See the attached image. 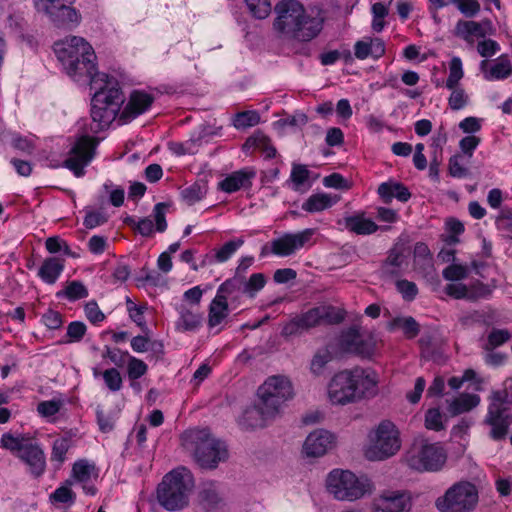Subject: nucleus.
Here are the masks:
<instances>
[{
	"instance_id": "f257e3e1",
	"label": "nucleus",
	"mask_w": 512,
	"mask_h": 512,
	"mask_svg": "<svg viewBox=\"0 0 512 512\" xmlns=\"http://www.w3.org/2000/svg\"><path fill=\"white\" fill-rule=\"evenodd\" d=\"M54 51L66 73L77 82L89 83L96 88L99 81H104L107 74L99 73L96 54L92 46L82 37L72 36L56 43Z\"/></svg>"
},
{
	"instance_id": "f03ea898",
	"label": "nucleus",
	"mask_w": 512,
	"mask_h": 512,
	"mask_svg": "<svg viewBox=\"0 0 512 512\" xmlns=\"http://www.w3.org/2000/svg\"><path fill=\"white\" fill-rule=\"evenodd\" d=\"M377 375L371 368L354 367L336 373L328 385L333 404L353 403L376 393Z\"/></svg>"
},
{
	"instance_id": "7ed1b4c3",
	"label": "nucleus",
	"mask_w": 512,
	"mask_h": 512,
	"mask_svg": "<svg viewBox=\"0 0 512 512\" xmlns=\"http://www.w3.org/2000/svg\"><path fill=\"white\" fill-rule=\"evenodd\" d=\"M91 89L95 90L91 100V131L98 133L109 128L113 121L118 122L125 99L119 84L108 76Z\"/></svg>"
},
{
	"instance_id": "20e7f679",
	"label": "nucleus",
	"mask_w": 512,
	"mask_h": 512,
	"mask_svg": "<svg viewBox=\"0 0 512 512\" xmlns=\"http://www.w3.org/2000/svg\"><path fill=\"white\" fill-rule=\"evenodd\" d=\"M194 488V477L190 470L178 467L167 473L157 488V499L169 511L182 510L189 504Z\"/></svg>"
},
{
	"instance_id": "39448f33",
	"label": "nucleus",
	"mask_w": 512,
	"mask_h": 512,
	"mask_svg": "<svg viewBox=\"0 0 512 512\" xmlns=\"http://www.w3.org/2000/svg\"><path fill=\"white\" fill-rule=\"evenodd\" d=\"M185 438L193 446L196 463L203 469H215L228 459L226 443L214 437L207 428L191 429L185 433Z\"/></svg>"
},
{
	"instance_id": "423d86ee",
	"label": "nucleus",
	"mask_w": 512,
	"mask_h": 512,
	"mask_svg": "<svg viewBox=\"0 0 512 512\" xmlns=\"http://www.w3.org/2000/svg\"><path fill=\"white\" fill-rule=\"evenodd\" d=\"M0 444L2 448L10 451L24 462L33 477L38 478L43 475L46 469L44 451L29 434L6 432L2 434Z\"/></svg>"
},
{
	"instance_id": "0eeeda50",
	"label": "nucleus",
	"mask_w": 512,
	"mask_h": 512,
	"mask_svg": "<svg viewBox=\"0 0 512 512\" xmlns=\"http://www.w3.org/2000/svg\"><path fill=\"white\" fill-rule=\"evenodd\" d=\"M257 397L258 401L266 408V414L276 417L285 403L293 399V385L285 376H270L259 386Z\"/></svg>"
},
{
	"instance_id": "6e6552de",
	"label": "nucleus",
	"mask_w": 512,
	"mask_h": 512,
	"mask_svg": "<svg viewBox=\"0 0 512 512\" xmlns=\"http://www.w3.org/2000/svg\"><path fill=\"white\" fill-rule=\"evenodd\" d=\"M479 500V492L473 483L459 481L438 497L435 506L439 512H471Z\"/></svg>"
},
{
	"instance_id": "1a4fd4ad",
	"label": "nucleus",
	"mask_w": 512,
	"mask_h": 512,
	"mask_svg": "<svg viewBox=\"0 0 512 512\" xmlns=\"http://www.w3.org/2000/svg\"><path fill=\"white\" fill-rule=\"evenodd\" d=\"M326 487L337 500L354 501L368 492L370 484L348 470L334 469L327 476Z\"/></svg>"
},
{
	"instance_id": "9d476101",
	"label": "nucleus",
	"mask_w": 512,
	"mask_h": 512,
	"mask_svg": "<svg viewBox=\"0 0 512 512\" xmlns=\"http://www.w3.org/2000/svg\"><path fill=\"white\" fill-rule=\"evenodd\" d=\"M447 461L444 448L438 443L413 447L407 454L408 466L419 472L440 471Z\"/></svg>"
},
{
	"instance_id": "9b49d317",
	"label": "nucleus",
	"mask_w": 512,
	"mask_h": 512,
	"mask_svg": "<svg viewBox=\"0 0 512 512\" xmlns=\"http://www.w3.org/2000/svg\"><path fill=\"white\" fill-rule=\"evenodd\" d=\"M401 446L399 432L390 421L381 422L376 431L373 444L367 450L369 460H384L393 456Z\"/></svg>"
},
{
	"instance_id": "f8f14e48",
	"label": "nucleus",
	"mask_w": 512,
	"mask_h": 512,
	"mask_svg": "<svg viewBox=\"0 0 512 512\" xmlns=\"http://www.w3.org/2000/svg\"><path fill=\"white\" fill-rule=\"evenodd\" d=\"M75 0H33L38 12L44 13L58 27L77 25L80 15L72 7Z\"/></svg>"
},
{
	"instance_id": "ddd939ff",
	"label": "nucleus",
	"mask_w": 512,
	"mask_h": 512,
	"mask_svg": "<svg viewBox=\"0 0 512 512\" xmlns=\"http://www.w3.org/2000/svg\"><path fill=\"white\" fill-rule=\"evenodd\" d=\"M96 146L97 142L91 136L78 137L68 152L64 167L72 171L76 177H82L85 174L84 168L94 158Z\"/></svg>"
},
{
	"instance_id": "4468645a",
	"label": "nucleus",
	"mask_w": 512,
	"mask_h": 512,
	"mask_svg": "<svg viewBox=\"0 0 512 512\" xmlns=\"http://www.w3.org/2000/svg\"><path fill=\"white\" fill-rule=\"evenodd\" d=\"M304 8V5L298 0H280L275 5L273 30L279 38L286 40Z\"/></svg>"
},
{
	"instance_id": "2eb2a0df",
	"label": "nucleus",
	"mask_w": 512,
	"mask_h": 512,
	"mask_svg": "<svg viewBox=\"0 0 512 512\" xmlns=\"http://www.w3.org/2000/svg\"><path fill=\"white\" fill-rule=\"evenodd\" d=\"M324 24V17L318 11L314 14L306 8L302 11V15L296 21V25L291 29L286 40L296 43H308L321 33Z\"/></svg>"
},
{
	"instance_id": "dca6fc26",
	"label": "nucleus",
	"mask_w": 512,
	"mask_h": 512,
	"mask_svg": "<svg viewBox=\"0 0 512 512\" xmlns=\"http://www.w3.org/2000/svg\"><path fill=\"white\" fill-rule=\"evenodd\" d=\"M482 425L489 428L488 437L495 441L501 442L506 440L510 426L512 425V415L508 409H500L495 405H488L487 414L485 415Z\"/></svg>"
},
{
	"instance_id": "f3484780",
	"label": "nucleus",
	"mask_w": 512,
	"mask_h": 512,
	"mask_svg": "<svg viewBox=\"0 0 512 512\" xmlns=\"http://www.w3.org/2000/svg\"><path fill=\"white\" fill-rule=\"evenodd\" d=\"M314 234L315 230L312 228H307L297 233H285L271 241V252L280 257L290 256L303 248Z\"/></svg>"
},
{
	"instance_id": "a211bd4d",
	"label": "nucleus",
	"mask_w": 512,
	"mask_h": 512,
	"mask_svg": "<svg viewBox=\"0 0 512 512\" xmlns=\"http://www.w3.org/2000/svg\"><path fill=\"white\" fill-rule=\"evenodd\" d=\"M339 346L344 352L369 358L374 353L375 342L370 335L361 334L357 329L350 328L341 334Z\"/></svg>"
},
{
	"instance_id": "6ab92c4d",
	"label": "nucleus",
	"mask_w": 512,
	"mask_h": 512,
	"mask_svg": "<svg viewBox=\"0 0 512 512\" xmlns=\"http://www.w3.org/2000/svg\"><path fill=\"white\" fill-rule=\"evenodd\" d=\"M154 96L143 90H133L118 118V125H125L147 112L154 103Z\"/></svg>"
},
{
	"instance_id": "aec40b11",
	"label": "nucleus",
	"mask_w": 512,
	"mask_h": 512,
	"mask_svg": "<svg viewBox=\"0 0 512 512\" xmlns=\"http://www.w3.org/2000/svg\"><path fill=\"white\" fill-rule=\"evenodd\" d=\"M410 497L401 491L383 493L373 501L372 512H409Z\"/></svg>"
},
{
	"instance_id": "412c9836",
	"label": "nucleus",
	"mask_w": 512,
	"mask_h": 512,
	"mask_svg": "<svg viewBox=\"0 0 512 512\" xmlns=\"http://www.w3.org/2000/svg\"><path fill=\"white\" fill-rule=\"evenodd\" d=\"M333 442L334 436L332 433L324 429H318L307 436L303 444V452L308 457H320L326 454L332 447Z\"/></svg>"
},
{
	"instance_id": "4be33fe9",
	"label": "nucleus",
	"mask_w": 512,
	"mask_h": 512,
	"mask_svg": "<svg viewBox=\"0 0 512 512\" xmlns=\"http://www.w3.org/2000/svg\"><path fill=\"white\" fill-rule=\"evenodd\" d=\"M275 417L266 414V408L258 401L257 404L248 407L238 420L241 429L251 431L259 428H264L269 420Z\"/></svg>"
},
{
	"instance_id": "5701e85b",
	"label": "nucleus",
	"mask_w": 512,
	"mask_h": 512,
	"mask_svg": "<svg viewBox=\"0 0 512 512\" xmlns=\"http://www.w3.org/2000/svg\"><path fill=\"white\" fill-rule=\"evenodd\" d=\"M256 173L253 170L242 169L235 171L218 183V189L226 193H234L241 188H249Z\"/></svg>"
},
{
	"instance_id": "b1692460",
	"label": "nucleus",
	"mask_w": 512,
	"mask_h": 512,
	"mask_svg": "<svg viewBox=\"0 0 512 512\" xmlns=\"http://www.w3.org/2000/svg\"><path fill=\"white\" fill-rule=\"evenodd\" d=\"M199 505L207 512H214L224 507V498L219 487L208 482L203 485L198 494Z\"/></svg>"
},
{
	"instance_id": "393cba45",
	"label": "nucleus",
	"mask_w": 512,
	"mask_h": 512,
	"mask_svg": "<svg viewBox=\"0 0 512 512\" xmlns=\"http://www.w3.org/2000/svg\"><path fill=\"white\" fill-rule=\"evenodd\" d=\"M216 295L224 298V302L228 303L233 308L240 302L243 295V276H234L223 282L217 289Z\"/></svg>"
},
{
	"instance_id": "a878e982",
	"label": "nucleus",
	"mask_w": 512,
	"mask_h": 512,
	"mask_svg": "<svg viewBox=\"0 0 512 512\" xmlns=\"http://www.w3.org/2000/svg\"><path fill=\"white\" fill-rule=\"evenodd\" d=\"M377 191L385 204H390L393 198L402 203H406L411 198L409 189L404 184L393 180L381 183Z\"/></svg>"
},
{
	"instance_id": "bb28decb",
	"label": "nucleus",
	"mask_w": 512,
	"mask_h": 512,
	"mask_svg": "<svg viewBox=\"0 0 512 512\" xmlns=\"http://www.w3.org/2000/svg\"><path fill=\"white\" fill-rule=\"evenodd\" d=\"M354 54L359 60H364L369 56L379 59L385 54V44L380 38L359 40L354 45Z\"/></svg>"
},
{
	"instance_id": "cd10ccee",
	"label": "nucleus",
	"mask_w": 512,
	"mask_h": 512,
	"mask_svg": "<svg viewBox=\"0 0 512 512\" xmlns=\"http://www.w3.org/2000/svg\"><path fill=\"white\" fill-rule=\"evenodd\" d=\"M313 327H315L314 322L310 310H308L285 323L281 330V335L285 338L298 336Z\"/></svg>"
},
{
	"instance_id": "c85d7f7f",
	"label": "nucleus",
	"mask_w": 512,
	"mask_h": 512,
	"mask_svg": "<svg viewBox=\"0 0 512 512\" xmlns=\"http://www.w3.org/2000/svg\"><path fill=\"white\" fill-rule=\"evenodd\" d=\"M414 268L424 276H430L434 272L432 254L423 242H417L414 246Z\"/></svg>"
},
{
	"instance_id": "c756f323",
	"label": "nucleus",
	"mask_w": 512,
	"mask_h": 512,
	"mask_svg": "<svg viewBox=\"0 0 512 512\" xmlns=\"http://www.w3.org/2000/svg\"><path fill=\"white\" fill-rule=\"evenodd\" d=\"M309 310L315 327L323 323L338 324L344 320L343 312L331 305H322Z\"/></svg>"
},
{
	"instance_id": "7c9ffc66",
	"label": "nucleus",
	"mask_w": 512,
	"mask_h": 512,
	"mask_svg": "<svg viewBox=\"0 0 512 512\" xmlns=\"http://www.w3.org/2000/svg\"><path fill=\"white\" fill-rule=\"evenodd\" d=\"M345 228L357 235H370L378 230V225L364 214H356L344 218Z\"/></svg>"
},
{
	"instance_id": "2f4dec72",
	"label": "nucleus",
	"mask_w": 512,
	"mask_h": 512,
	"mask_svg": "<svg viewBox=\"0 0 512 512\" xmlns=\"http://www.w3.org/2000/svg\"><path fill=\"white\" fill-rule=\"evenodd\" d=\"M179 318L176 321V329L180 331H196L202 325V315L188 308L185 305H181L178 308Z\"/></svg>"
},
{
	"instance_id": "473e14b6",
	"label": "nucleus",
	"mask_w": 512,
	"mask_h": 512,
	"mask_svg": "<svg viewBox=\"0 0 512 512\" xmlns=\"http://www.w3.org/2000/svg\"><path fill=\"white\" fill-rule=\"evenodd\" d=\"M339 201L338 196H332L326 193L312 194L305 202H303L301 208L309 213L322 212L326 209L331 208Z\"/></svg>"
},
{
	"instance_id": "72a5a7b5",
	"label": "nucleus",
	"mask_w": 512,
	"mask_h": 512,
	"mask_svg": "<svg viewBox=\"0 0 512 512\" xmlns=\"http://www.w3.org/2000/svg\"><path fill=\"white\" fill-rule=\"evenodd\" d=\"M64 270V260L57 257L46 258L39 268L38 276L47 284H54Z\"/></svg>"
},
{
	"instance_id": "f704fd0d",
	"label": "nucleus",
	"mask_w": 512,
	"mask_h": 512,
	"mask_svg": "<svg viewBox=\"0 0 512 512\" xmlns=\"http://www.w3.org/2000/svg\"><path fill=\"white\" fill-rule=\"evenodd\" d=\"M229 315V304L224 302V298L216 295L211 301L208 313V326L216 327Z\"/></svg>"
},
{
	"instance_id": "c9c22d12",
	"label": "nucleus",
	"mask_w": 512,
	"mask_h": 512,
	"mask_svg": "<svg viewBox=\"0 0 512 512\" xmlns=\"http://www.w3.org/2000/svg\"><path fill=\"white\" fill-rule=\"evenodd\" d=\"M404 255L400 249L393 248L389 251L386 260L381 266V273L385 277H396L401 274Z\"/></svg>"
},
{
	"instance_id": "e433bc0d",
	"label": "nucleus",
	"mask_w": 512,
	"mask_h": 512,
	"mask_svg": "<svg viewBox=\"0 0 512 512\" xmlns=\"http://www.w3.org/2000/svg\"><path fill=\"white\" fill-rule=\"evenodd\" d=\"M479 403L480 397L477 394H461L451 401L448 411L452 416H457L472 410L477 407Z\"/></svg>"
},
{
	"instance_id": "4c0bfd02",
	"label": "nucleus",
	"mask_w": 512,
	"mask_h": 512,
	"mask_svg": "<svg viewBox=\"0 0 512 512\" xmlns=\"http://www.w3.org/2000/svg\"><path fill=\"white\" fill-rule=\"evenodd\" d=\"M257 148L265 153L266 158H274L276 156V149L271 145L270 139L262 132H256L243 144V150Z\"/></svg>"
},
{
	"instance_id": "58836bf2",
	"label": "nucleus",
	"mask_w": 512,
	"mask_h": 512,
	"mask_svg": "<svg viewBox=\"0 0 512 512\" xmlns=\"http://www.w3.org/2000/svg\"><path fill=\"white\" fill-rule=\"evenodd\" d=\"M512 75V65L507 55H501L485 74L487 80H502Z\"/></svg>"
},
{
	"instance_id": "ea45409f",
	"label": "nucleus",
	"mask_w": 512,
	"mask_h": 512,
	"mask_svg": "<svg viewBox=\"0 0 512 512\" xmlns=\"http://www.w3.org/2000/svg\"><path fill=\"white\" fill-rule=\"evenodd\" d=\"M391 329H401L408 339L415 338L420 332L418 322L411 316L396 317L390 323Z\"/></svg>"
},
{
	"instance_id": "a19ab883",
	"label": "nucleus",
	"mask_w": 512,
	"mask_h": 512,
	"mask_svg": "<svg viewBox=\"0 0 512 512\" xmlns=\"http://www.w3.org/2000/svg\"><path fill=\"white\" fill-rule=\"evenodd\" d=\"M455 35L470 41L473 35L485 37V32L478 22L459 20L455 26Z\"/></svg>"
},
{
	"instance_id": "79ce46f5",
	"label": "nucleus",
	"mask_w": 512,
	"mask_h": 512,
	"mask_svg": "<svg viewBox=\"0 0 512 512\" xmlns=\"http://www.w3.org/2000/svg\"><path fill=\"white\" fill-rule=\"evenodd\" d=\"M58 297H65L70 301H76L88 296L85 285L78 280L68 282L65 289L57 293Z\"/></svg>"
},
{
	"instance_id": "37998d69",
	"label": "nucleus",
	"mask_w": 512,
	"mask_h": 512,
	"mask_svg": "<svg viewBox=\"0 0 512 512\" xmlns=\"http://www.w3.org/2000/svg\"><path fill=\"white\" fill-rule=\"evenodd\" d=\"M207 193L206 186L198 182L181 191L182 200L188 205H194L204 198Z\"/></svg>"
},
{
	"instance_id": "c03bdc74",
	"label": "nucleus",
	"mask_w": 512,
	"mask_h": 512,
	"mask_svg": "<svg viewBox=\"0 0 512 512\" xmlns=\"http://www.w3.org/2000/svg\"><path fill=\"white\" fill-rule=\"evenodd\" d=\"M265 284L266 277L263 273H254L248 280L243 277V291L250 298H254L264 288Z\"/></svg>"
},
{
	"instance_id": "a18cd8bd",
	"label": "nucleus",
	"mask_w": 512,
	"mask_h": 512,
	"mask_svg": "<svg viewBox=\"0 0 512 512\" xmlns=\"http://www.w3.org/2000/svg\"><path fill=\"white\" fill-rule=\"evenodd\" d=\"M511 338V333L508 329L493 328L487 337V343L484 349L492 351L493 349L505 344Z\"/></svg>"
},
{
	"instance_id": "49530a36",
	"label": "nucleus",
	"mask_w": 512,
	"mask_h": 512,
	"mask_svg": "<svg viewBox=\"0 0 512 512\" xmlns=\"http://www.w3.org/2000/svg\"><path fill=\"white\" fill-rule=\"evenodd\" d=\"M463 76L462 60L457 56L452 57L449 62V76L445 83L446 88H455V86L459 85Z\"/></svg>"
},
{
	"instance_id": "de8ad7c7",
	"label": "nucleus",
	"mask_w": 512,
	"mask_h": 512,
	"mask_svg": "<svg viewBox=\"0 0 512 512\" xmlns=\"http://www.w3.org/2000/svg\"><path fill=\"white\" fill-rule=\"evenodd\" d=\"M332 360V354L328 349H321L315 353L311 360L310 370L314 375H321L325 366Z\"/></svg>"
},
{
	"instance_id": "09e8293b",
	"label": "nucleus",
	"mask_w": 512,
	"mask_h": 512,
	"mask_svg": "<svg viewBox=\"0 0 512 512\" xmlns=\"http://www.w3.org/2000/svg\"><path fill=\"white\" fill-rule=\"evenodd\" d=\"M252 15L257 19H265L271 13L270 0H245Z\"/></svg>"
},
{
	"instance_id": "8fccbe9b",
	"label": "nucleus",
	"mask_w": 512,
	"mask_h": 512,
	"mask_svg": "<svg viewBox=\"0 0 512 512\" xmlns=\"http://www.w3.org/2000/svg\"><path fill=\"white\" fill-rule=\"evenodd\" d=\"M260 116L256 111H244L235 115L233 125L237 129H245L259 123Z\"/></svg>"
},
{
	"instance_id": "3c124183",
	"label": "nucleus",
	"mask_w": 512,
	"mask_h": 512,
	"mask_svg": "<svg viewBox=\"0 0 512 512\" xmlns=\"http://www.w3.org/2000/svg\"><path fill=\"white\" fill-rule=\"evenodd\" d=\"M147 364L134 356H128L127 375L131 381H135L147 373Z\"/></svg>"
},
{
	"instance_id": "603ef678",
	"label": "nucleus",
	"mask_w": 512,
	"mask_h": 512,
	"mask_svg": "<svg viewBox=\"0 0 512 512\" xmlns=\"http://www.w3.org/2000/svg\"><path fill=\"white\" fill-rule=\"evenodd\" d=\"M448 89L452 91L448 98L449 107L455 111L464 108L468 103V95L465 90L459 85L455 86V88Z\"/></svg>"
},
{
	"instance_id": "864d4df0",
	"label": "nucleus",
	"mask_w": 512,
	"mask_h": 512,
	"mask_svg": "<svg viewBox=\"0 0 512 512\" xmlns=\"http://www.w3.org/2000/svg\"><path fill=\"white\" fill-rule=\"evenodd\" d=\"M466 17L472 18L480 12V3L477 0H449Z\"/></svg>"
},
{
	"instance_id": "5fc2aeb1",
	"label": "nucleus",
	"mask_w": 512,
	"mask_h": 512,
	"mask_svg": "<svg viewBox=\"0 0 512 512\" xmlns=\"http://www.w3.org/2000/svg\"><path fill=\"white\" fill-rule=\"evenodd\" d=\"M125 223L134 228L144 237L151 236L154 230L153 221L149 217L141 218L138 221L132 217H128L126 218Z\"/></svg>"
},
{
	"instance_id": "6e6d98bb",
	"label": "nucleus",
	"mask_w": 512,
	"mask_h": 512,
	"mask_svg": "<svg viewBox=\"0 0 512 512\" xmlns=\"http://www.w3.org/2000/svg\"><path fill=\"white\" fill-rule=\"evenodd\" d=\"M243 243L244 241L242 239L226 242L220 249L216 251V261L219 263L227 261L236 252V250L242 246Z\"/></svg>"
},
{
	"instance_id": "4d7b16f0",
	"label": "nucleus",
	"mask_w": 512,
	"mask_h": 512,
	"mask_svg": "<svg viewBox=\"0 0 512 512\" xmlns=\"http://www.w3.org/2000/svg\"><path fill=\"white\" fill-rule=\"evenodd\" d=\"M396 289L397 291L402 295V298L405 301H413L417 294H418V288L417 285L409 280L402 279L396 281Z\"/></svg>"
},
{
	"instance_id": "13d9d810",
	"label": "nucleus",
	"mask_w": 512,
	"mask_h": 512,
	"mask_svg": "<svg viewBox=\"0 0 512 512\" xmlns=\"http://www.w3.org/2000/svg\"><path fill=\"white\" fill-rule=\"evenodd\" d=\"M70 442L71 440L67 437L56 439L53 443L51 459L62 463L70 448Z\"/></svg>"
},
{
	"instance_id": "bf43d9fd",
	"label": "nucleus",
	"mask_w": 512,
	"mask_h": 512,
	"mask_svg": "<svg viewBox=\"0 0 512 512\" xmlns=\"http://www.w3.org/2000/svg\"><path fill=\"white\" fill-rule=\"evenodd\" d=\"M104 382L109 390L116 392L122 387V377L116 368H109L102 374Z\"/></svg>"
},
{
	"instance_id": "052dcab7",
	"label": "nucleus",
	"mask_w": 512,
	"mask_h": 512,
	"mask_svg": "<svg viewBox=\"0 0 512 512\" xmlns=\"http://www.w3.org/2000/svg\"><path fill=\"white\" fill-rule=\"evenodd\" d=\"M62 406L63 401L61 399H52L40 402L37 405V411L43 417H51L57 414Z\"/></svg>"
},
{
	"instance_id": "680f3d73",
	"label": "nucleus",
	"mask_w": 512,
	"mask_h": 512,
	"mask_svg": "<svg viewBox=\"0 0 512 512\" xmlns=\"http://www.w3.org/2000/svg\"><path fill=\"white\" fill-rule=\"evenodd\" d=\"M468 300L476 301L478 299H487L492 294V288L482 282L477 281L468 288Z\"/></svg>"
},
{
	"instance_id": "e2e57ef3",
	"label": "nucleus",
	"mask_w": 512,
	"mask_h": 512,
	"mask_svg": "<svg viewBox=\"0 0 512 512\" xmlns=\"http://www.w3.org/2000/svg\"><path fill=\"white\" fill-rule=\"evenodd\" d=\"M442 413L438 408H431L425 415V426L427 429L440 431L444 429Z\"/></svg>"
},
{
	"instance_id": "0e129e2a",
	"label": "nucleus",
	"mask_w": 512,
	"mask_h": 512,
	"mask_svg": "<svg viewBox=\"0 0 512 512\" xmlns=\"http://www.w3.org/2000/svg\"><path fill=\"white\" fill-rule=\"evenodd\" d=\"M108 221L107 214L102 211H87L84 217L83 225L88 229H93L97 226L103 225Z\"/></svg>"
},
{
	"instance_id": "69168bd1",
	"label": "nucleus",
	"mask_w": 512,
	"mask_h": 512,
	"mask_svg": "<svg viewBox=\"0 0 512 512\" xmlns=\"http://www.w3.org/2000/svg\"><path fill=\"white\" fill-rule=\"evenodd\" d=\"M87 331L86 325L81 321H73L69 323L67 326V332L66 335L69 337L68 341H65V343L70 342H79L84 337L85 333Z\"/></svg>"
},
{
	"instance_id": "338daca9",
	"label": "nucleus",
	"mask_w": 512,
	"mask_h": 512,
	"mask_svg": "<svg viewBox=\"0 0 512 512\" xmlns=\"http://www.w3.org/2000/svg\"><path fill=\"white\" fill-rule=\"evenodd\" d=\"M310 171L305 165L294 164L292 167L290 179L294 184V189L297 190L309 178Z\"/></svg>"
},
{
	"instance_id": "774afa93",
	"label": "nucleus",
	"mask_w": 512,
	"mask_h": 512,
	"mask_svg": "<svg viewBox=\"0 0 512 512\" xmlns=\"http://www.w3.org/2000/svg\"><path fill=\"white\" fill-rule=\"evenodd\" d=\"M86 318L92 324H98L105 319V314L100 310L96 301L92 300L86 303L84 307Z\"/></svg>"
}]
</instances>
